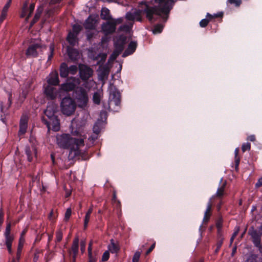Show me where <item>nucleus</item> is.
<instances>
[{
    "instance_id": "nucleus-36",
    "label": "nucleus",
    "mask_w": 262,
    "mask_h": 262,
    "mask_svg": "<svg viewBox=\"0 0 262 262\" xmlns=\"http://www.w3.org/2000/svg\"><path fill=\"white\" fill-rule=\"evenodd\" d=\"M22 248H23V245H21L20 244V243H19V245H18V248H17V253H16V259H17V261L16 259H15L14 258H13L11 262H19V259L20 258V256H21V251H22Z\"/></svg>"
},
{
    "instance_id": "nucleus-14",
    "label": "nucleus",
    "mask_w": 262,
    "mask_h": 262,
    "mask_svg": "<svg viewBox=\"0 0 262 262\" xmlns=\"http://www.w3.org/2000/svg\"><path fill=\"white\" fill-rule=\"evenodd\" d=\"M67 52L69 59L72 61L76 62L80 58V53L78 50L68 46L67 48Z\"/></svg>"
},
{
    "instance_id": "nucleus-19",
    "label": "nucleus",
    "mask_w": 262,
    "mask_h": 262,
    "mask_svg": "<svg viewBox=\"0 0 262 262\" xmlns=\"http://www.w3.org/2000/svg\"><path fill=\"white\" fill-rule=\"evenodd\" d=\"M137 43L136 42L132 41L128 45L127 49L125 50L122 54L123 57H126L133 54L137 48Z\"/></svg>"
},
{
    "instance_id": "nucleus-29",
    "label": "nucleus",
    "mask_w": 262,
    "mask_h": 262,
    "mask_svg": "<svg viewBox=\"0 0 262 262\" xmlns=\"http://www.w3.org/2000/svg\"><path fill=\"white\" fill-rule=\"evenodd\" d=\"M100 16L101 18L103 20H111V19H113V18L110 15V11L106 8H102Z\"/></svg>"
},
{
    "instance_id": "nucleus-5",
    "label": "nucleus",
    "mask_w": 262,
    "mask_h": 262,
    "mask_svg": "<svg viewBox=\"0 0 262 262\" xmlns=\"http://www.w3.org/2000/svg\"><path fill=\"white\" fill-rule=\"evenodd\" d=\"M73 96L80 107H84L88 101V95L86 91L82 87H77L74 91Z\"/></svg>"
},
{
    "instance_id": "nucleus-51",
    "label": "nucleus",
    "mask_w": 262,
    "mask_h": 262,
    "mask_svg": "<svg viewBox=\"0 0 262 262\" xmlns=\"http://www.w3.org/2000/svg\"><path fill=\"white\" fill-rule=\"evenodd\" d=\"M91 216L85 214L84 219V229H86L88 227L89 222L90 221Z\"/></svg>"
},
{
    "instance_id": "nucleus-15",
    "label": "nucleus",
    "mask_w": 262,
    "mask_h": 262,
    "mask_svg": "<svg viewBox=\"0 0 262 262\" xmlns=\"http://www.w3.org/2000/svg\"><path fill=\"white\" fill-rule=\"evenodd\" d=\"M102 29L105 34H112L116 31V24L112 20L108 21L102 24Z\"/></svg>"
},
{
    "instance_id": "nucleus-13",
    "label": "nucleus",
    "mask_w": 262,
    "mask_h": 262,
    "mask_svg": "<svg viewBox=\"0 0 262 262\" xmlns=\"http://www.w3.org/2000/svg\"><path fill=\"white\" fill-rule=\"evenodd\" d=\"M43 93L48 100H54L57 96L58 91L56 88L52 85H48L44 88Z\"/></svg>"
},
{
    "instance_id": "nucleus-38",
    "label": "nucleus",
    "mask_w": 262,
    "mask_h": 262,
    "mask_svg": "<svg viewBox=\"0 0 262 262\" xmlns=\"http://www.w3.org/2000/svg\"><path fill=\"white\" fill-rule=\"evenodd\" d=\"M224 239V237L223 236V234H221V236H219V234H217L216 247L221 248L223 245Z\"/></svg>"
},
{
    "instance_id": "nucleus-12",
    "label": "nucleus",
    "mask_w": 262,
    "mask_h": 262,
    "mask_svg": "<svg viewBox=\"0 0 262 262\" xmlns=\"http://www.w3.org/2000/svg\"><path fill=\"white\" fill-rule=\"evenodd\" d=\"M42 47L40 43H33L29 46L26 51V55L27 57L36 58L38 56L37 50Z\"/></svg>"
},
{
    "instance_id": "nucleus-49",
    "label": "nucleus",
    "mask_w": 262,
    "mask_h": 262,
    "mask_svg": "<svg viewBox=\"0 0 262 262\" xmlns=\"http://www.w3.org/2000/svg\"><path fill=\"white\" fill-rule=\"evenodd\" d=\"M62 239V233L61 231H58L56 233V242H60Z\"/></svg>"
},
{
    "instance_id": "nucleus-57",
    "label": "nucleus",
    "mask_w": 262,
    "mask_h": 262,
    "mask_svg": "<svg viewBox=\"0 0 262 262\" xmlns=\"http://www.w3.org/2000/svg\"><path fill=\"white\" fill-rule=\"evenodd\" d=\"M85 245L86 243L84 241H82L80 242V250L81 251L82 253H83L85 249Z\"/></svg>"
},
{
    "instance_id": "nucleus-35",
    "label": "nucleus",
    "mask_w": 262,
    "mask_h": 262,
    "mask_svg": "<svg viewBox=\"0 0 262 262\" xmlns=\"http://www.w3.org/2000/svg\"><path fill=\"white\" fill-rule=\"evenodd\" d=\"M163 27L164 25L162 24L161 23L155 25L152 30L153 33L156 34L161 33L163 31Z\"/></svg>"
},
{
    "instance_id": "nucleus-9",
    "label": "nucleus",
    "mask_w": 262,
    "mask_h": 262,
    "mask_svg": "<svg viewBox=\"0 0 262 262\" xmlns=\"http://www.w3.org/2000/svg\"><path fill=\"white\" fill-rule=\"evenodd\" d=\"M80 80L78 78L71 77L68 79L67 82L63 83L61 85L62 90L66 92H70L75 90L76 86L79 84Z\"/></svg>"
},
{
    "instance_id": "nucleus-59",
    "label": "nucleus",
    "mask_w": 262,
    "mask_h": 262,
    "mask_svg": "<svg viewBox=\"0 0 262 262\" xmlns=\"http://www.w3.org/2000/svg\"><path fill=\"white\" fill-rule=\"evenodd\" d=\"M12 104V94L10 93L9 95L8 98V106L7 107V110L9 109V108L11 106Z\"/></svg>"
},
{
    "instance_id": "nucleus-32",
    "label": "nucleus",
    "mask_w": 262,
    "mask_h": 262,
    "mask_svg": "<svg viewBox=\"0 0 262 262\" xmlns=\"http://www.w3.org/2000/svg\"><path fill=\"white\" fill-rule=\"evenodd\" d=\"M79 248V238L78 237H75L73 242V244L71 247V251H70V253L72 252L73 253L78 254Z\"/></svg>"
},
{
    "instance_id": "nucleus-56",
    "label": "nucleus",
    "mask_w": 262,
    "mask_h": 262,
    "mask_svg": "<svg viewBox=\"0 0 262 262\" xmlns=\"http://www.w3.org/2000/svg\"><path fill=\"white\" fill-rule=\"evenodd\" d=\"M92 245H93V242L91 241L89 244L88 246V255H93L92 254Z\"/></svg>"
},
{
    "instance_id": "nucleus-28",
    "label": "nucleus",
    "mask_w": 262,
    "mask_h": 262,
    "mask_svg": "<svg viewBox=\"0 0 262 262\" xmlns=\"http://www.w3.org/2000/svg\"><path fill=\"white\" fill-rule=\"evenodd\" d=\"M84 27L86 29L93 30L95 28L94 19L89 16L84 24Z\"/></svg>"
},
{
    "instance_id": "nucleus-11",
    "label": "nucleus",
    "mask_w": 262,
    "mask_h": 262,
    "mask_svg": "<svg viewBox=\"0 0 262 262\" xmlns=\"http://www.w3.org/2000/svg\"><path fill=\"white\" fill-rule=\"evenodd\" d=\"M35 5V3H33L28 7V3L25 2L22 8L20 17L22 18L26 17V19L28 20L34 10Z\"/></svg>"
},
{
    "instance_id": "nucleus-6",
    "label": "nucleus",
    "mask_w": 262,
    "mask_h": 262,
    "mask_svg": "<svg viewBox=\"0 0 262 262\" xmlns=\"http://www.w3.org/2000/svg\"><path fill=\"white\" fill-rule=\"evenodd\" d=\"M121 93L115 89L110 92L108 103L106 105H104V108L110 109L111 106L114 104L116 106L120 107L121 104Z\"/></svg>"
},
{
    "instance_id": "nucleus-21",
    "label": "nucleus",
    "mask_w": 262,
    "mask_h": 262,
    "mask_svg": "<svg viewBox=\"0 0 262 262\" xmlns=\"http://www.w3.org/2000/svg\"><path fill=\"white\" fill-rule=\"evenodd\" d=\"M25 152L27 156V159L29 162H32L34 156H36L37 149L35 147L32 146L30 147L27 146L25 147Z\"/></svg>"
},
{
    "instance_id": "nucleus-55",
    "label": "nucleus",
    "mask_w": 262,
    "mask_h": 262,
    "mask_svg": "<svg viewBox=\"0 0 262 262\" xmlns=\"http://www.w3.org/2000/svg\"><path fill=\"white\" fill-rule=\"evenodd\" d=\"M239 232V227L237 228V230H235L233 233L232 234V235L230 238V243L231 244L233 242V240L234 239L235 237L237 236Z\"/></svg>"
},
{
    "instance_id": "nucleus-17",
    "label": "nucleus",
    "mask_w": 262,
    "mask_h": 262,
    "mask_svg": "<svg viewBox=\"0 0 262 262\" xmlns=\"http://www.w3.org/2000/svg\"><path fill=\"white\" fill-rule=\"evenodd\" d=\"M28 119L26 116H22L19 122V129L18 135L20 137L25 134L28 127Z\"/></svg>"
},
{
    "instance_id": "nucleus-8",
    "label": "nucleus",
    "mask_w": 262,
    "mask_h": 262,
    "mask_svg": "<svg viewBox=\"0 0 262 262\" xmlns=\"http://www.w3.org/2000/svg\"><path fill=\"white\" fill-rule=\"evenodd\" d=\"M11 223L7 222V225L4 232V236L5 238V245L7 248L8 251L10 254H12V244L14 240V236L11 234Z\"/></svg>"
},
{
    "instance_id": "nucleus-48",
    "label": "nucleus",
    "mask_w": 262,
    "mask_h": 262,
    "mask_svg": "<svg viewBox=\"0 0 262 262\" xmlns=\"http://www.w3.org/2000/svg\"><path fill=\"white\" fill-rule=\"evenodd\" d=\"M110 258V252L108 251H105L102 256V261H106Z\"/></svg>"
},
{
    "instance_id": "nucleus-18",
    "label": "nucleus",
    "mask_w": 262,
    "mask_h": 262,
    "mask_svg": "<svg viewBox=\"0 0 262 262\" xmlns=\"http://www.w3.org/2000/svg\"><path fill=\"white\" fill-rule=\"evenodd\" d=\"M47 82L50 85H57L59 83L58 72L56 70L52 72L47 78Z\"/></svg>"
},
{
    "instance_id": "nucleus-31",
    "label": "nucleus",
    "mask_w": 262,
    "mask_h": 262,
    "mask_svg": "<svg viewBox=\"0 0 262 262\" xmlns=\"http://www.w3.org/2000/svg\"><path fill=\"white\" fill-rule=\"evenodd\" d=\"M34 80L32 78H29L26 79L24 83L20 86L21 87V88L29 92L31 90V86Z\"/></svg>"
},
{
    "instance_id": "nucleus-1",
    "label": "nucleus",
    "mask_w": 262,
    "mask_h": 262,
    "mask_svg": "<svg viewBox=\"0 0 262 262\" xmlns=\"http://www.w3.org/2000/svg\"><path fill=\"white\" fill-rule=\"evenodd\" d=\"M155 1L158 4L157 6H150L146 2H141L139 4L140 9L136 10L134 12H127L125 18L129 21L136 20L141 23L143 21L141 15L144 14L146 19L151 24L156 21L166 23L172 9V2L170 0L164 3L160 0Z\"/></svg>"
},
{
    "instance_id": "nucleus-3",
    "label": "nucleus",
    "mask_w": 262,
    "mask_h": 262,
    "mask_svg": "<svg viewBox=\"0 0 262 262\" xmlns=\"http://www.w3.org/2000/svg\"><path fill=\"white\" fill-rule=\"evenodd\" d=\"M57 107L54 105L48 106L44 111V114L47 117L42 118V122L46 125L48 130L50 129L54 132H57L60 129V122L58 116L56 115Z\"/></svg>"
},
{
    "instance_id": "nucleus-24",
    "label": "nucleus",
    "mask_w": 262,
    "mask_h": 262,
    "mask_svg": "<svg viewBox=\"0 0 262 262\" xmlns=\"http://www.w3.org/2000/svg\"><path fill=\"white\" fill-rule=\"evenodd\" d=\"M222 181L223 179H221L220 181L221 184L217 188V191L215 194V196L220 199H221L223 196L225 189L227 185V182L226 181L223 182H222Z\"/></svg>"
},
{
    "instance_id": "nucleus-37",
    "label": "nucleus",
    "mask_w": 262,
    "mask_h": 262,
    "mask_svg": "<svg viewBox=\"0 0 262 262\" xmlns=\"http://www.w3.org/2000/svg\"><path fill=\"white\" fill-rule=\"evenodd\" d=\"M42 11L43 8L42 7H38L36 10V13L33 19L36 21H37L41 16Z\"/></svg>"
},
{
    "instance_id": "nucleus-25",
    "label": "nucleus",
    "mask_w": 262,
    "mask_h": 262,
    "mask_svg": "<svg viewBox=\"0 0 262 262\" xmlns=\"http://www.w3.org/2000/svg\"><path fill=\"white\" fill-rule=\"evenodd\" d=\"M60 76L62 78H67L69 74V68L67 63L62 62L59 67Z\"/></svg>"
},
{
    "instance_id": "nucleus-41",
    "label": "nucleus",
    "mask_w": 262,
    "mask_h": 262,
    "mask_svg": "<svg viewBox=\"0 0 262 262\" xmlns=\"http://www.w3.org/2000/svg\"><path fill=\"white\" fill-rule=\"evenodd\" d=\"M50 54L48 56V61L47 62H49L51 60V59H52V58L53 57V56H54V45H51L50 46Z\"/></svg>"
},
{
    "instance_id": "nucleus-53",
    "label": "nucleus",
    "mask_w": 262,
    "mask_h": 262,
    "mask_svg": "<svg viewBox=\"0 0 262 262\" xmlns=\"http://www.w3.org/2000/svg\"><path fill=\"white\" fill-rule=\"evenodd\" d=\"M229 3L234 4L236 7H239L242 4L241 0H228Z\"/></svg>"
},
{
    "instance_id": "nucleus-47",
    "label": "nucleus",
    "mask_w": 262,
    "mask_h": 262,
    "mask_svg": "<svg viewBox=\"0 0 262 262\" xmlns=\"http://www.w3.org/2000/svg\"><path fill=\"white\" fill-rule=\"evenodd\" d=\"M4 212L3 207L0 208V227H2L4 221Z\"/></svg>"
},
{
    "instance_id": "nucleus-46",
    "label": "nucleus",
    "mask_w": 262,
    "mask_h": 262,
    "mask_svg": "<svg viewBox=\"0 0 262 262\" xmlns=\"http://www.w3.org/2000/svg\"><path fill=\"white\" fill-rule=\"evenodd\" d=\"M72 214V210L70 208H69L67 209L65 214L64 220L65 221H68L70 219Z\"/></svg>"
},
{
    "instance_id": "nucleus-20",
    "label": "nucleus",
    "mask_w": 262,
    "mask_h": 262,
    "mask_svg": "<svg viewBox=\"0 0 262 262\" xmlns=\"http://www.w3.org/2000/svg\"><path fill=\"white\" fill-rule=\"evenodd\" d=\"M252 235L253 239H251V241L254 246L258 249V251L262 256V242H261V239L260 238V236L257 234L256 232H254Z\"/></svg>"
},
{
    "instance_id": "nucleus-22",
    "label": "nucleus",
    "mask_w": 262,
    "mask_h": 262,
    "mask_svg": "<svg viewBox=\"0 0 262 262\" xmlns=\"http://www.w3.org/2000/svg\"><path fill=\"white\" fill-rule=\"evenodd\" d=\"M29 92L20 86L18 91V95L17 96V100L20 104L24 103L26 99L27 98V95Z\"/></svg>"
},
{
    "instance_id": "nucleus-27",
    "label": "nucleus",
    "mask_w": 262,
    "mask_h": 262,
    "mask_svg": "<svg viewBox=\"0 0 262 262\" xmlns=\"http://www.w3.org/2000/svg\"><path fill=\"white\" fill-rule=\"evenodd\" d=\"M223 225V219L222 216H219L215 221V227L217 229V234H219V236H221V234H223L222 230Z\"/></svg>"
},
{
    "instance_id": "nucleus-43",
    "label": "nucleus",
    "mask_w": 262,
    "mask_h": 262,
    "mask_svg": "<svg viewBox=\"0 0 262 262\" xmlns=\"http://www.w3.org/2000/svg\"><path fill=\"white\" fill-rule=\"evenodd\" d=\"M69 68V74L75 75L78 70V68L76 65L70 66Z\"/></svg>"
},
{
    "instance_id": "nucleus-64",
    "label": "nucleus",
    "mask_w": 262,
    "mask_h": 262,
    "mask_svg": "<svg viewBox=\"0 0 262 262\" xmlns=\"http://www.w3.org/2000/svg\"><path fill=\"white\" fill-rule=\"evenodd\" d=\"M94 35V33H92V32L88 33L86 34L88 40L91 41V39L93 38Z\"/></svg>"
},
{
    "instance_id": "nucleus-52",
    "label": "nucleus",
    "mask_w": 262,
    "mask_h": 262,
    "mask_svg": "<svg viewBox=\"0 0 262 262\" xmlns=\"http://www.w3.org/2000/svg\"><path fill=\"white\" fill-rule=\"evenodd\" d=\"M208 23H209V20L206 18H204V19H202L200 21V25L201 27L204 28L208 25Z\"/></svg>"
},
{
    "instance_id": "nucleus-16",
    "label": "nucleus",
    "mask_w": 262,
    "mask_h": 262,
    "mask_svg": "<svg viewBox=\"0 0 262 262\" xmlns=\"http://www.w3.org/2000/svg\"><path fill=\"white\" fill-rule=\"evenodd\" d=\"M127 38L123 35H120L114 43L115 49L122 52L124 49V46L126 43Z\"/></svg>"
},
{
    "instance_id": "nucleus-23",
    "label": "nucleus",
    "mask_w": 262,
    "mask_h": 262,
    "mask_svg": "<svg viewBox=\"0 0 262 262\" xmlns=\"http://www.w3.org/2000/svg\"><path fill=\"white\" fill-rule=\"evenodd\" d=\"M211 208H212V205L211 203V201H209L207 204V206L206 210L204 213V218L203 220V222L205 224H207L209 222L210 216L211 215Z\"/></svg>"
},
{
    "instance_id": "nucleus-4",
    "label": "nucleus",
    "mask_w": 262,
    "mask_h": 262,
    "mask_svg": "<svg viewBox=\"0 0 262 262\" xmlns=\"http://www.w3.org/2000/svg\"><path fill=\"white\" fill-rule=\"evenodd\" d=\"M76 107L75 101L70 97L63 98L60 103L62 113L67 116L72 115L75 112Z\"/></svg>"
},
{
    "instance_id": "nucleus-33",
    "label": "nucleus",
    "mask_w": 262,
    "mask_h": 262,
    "mask_svg": "<svg viewBox=\"0 0 262 262\" xmlns=\"http://www.w3.org/2000/svg\"><path fill=\"white\" fill-rule=\"evenodd\" d=\"M245 262H261V259L258 255L252 254L247 257Z\"/></svg>"
},
{
    "instance_id": "nucleus-45",
    "label": "nucleus",
    "mask_w": 262,
    "mask_h": 262,
    "mask_svg": "<svg viewBox=\"0 0 262 262\" xmlns=\"http://www.w3.org/2000/svg\"><path fill=\"white\" fill-rule=\"evenodd\" d=\"M251 149V144L249 142L243 143L242 146V150L243 152Z\"/></svg>"
},
{
    "instance_id": "nucleus-7",
    "label": "nucleus",
    "mask_w": 262,
    "mask_h": 262,
    "mask_svg": "<svg viewBox=\"0 0 262 262\" xmlns=\"http://www.w3.org/2000/svg\"><path fill=\"white\" fill-rule=\"evenodd\" d=\"M78 68L79 76L82 81H86L92 76L94 71L88 66L80 63L79 64Z\"/></svg>"
},
{
    "instance_id": "nucleus-40",
    "label": "nucleus",
    "mask_w": 262,
    "mask_h": 262,
    "mask_svg": "<svg viewBox=\"0 0 262 262\" xmlns=\"http://www.w3.org/2000/svg\"><path fill=\"white\" fill-rule=\"evenodd\" d=\"M93 100L95 104H99L101 101L100 94L97 92L95 93L93 95Z\"/></svg>"
},
{
    "instance_id": "nucleus-58",
    "label": "nucleus",
    "mask_w": 262,
    "mask_h": 262,
    "mask_svg": "<svg viewBox=\"0 0 262 262\" xmlns=\"http://www.w3.org/2000/svg\"><path fill=\"white\" fill-rule=\"evenodd\" d=\"M111 20H112V21L116 24V26L117 24H120L122 23L123 19L120 17V18H118L116 19L113 18V19H111Z\"/></svg>"
},
{
    "instance_id": "nucleus-44",
    "label": "nucleus",
    "mask_w": 262,
    "mask_h": 262,
    "mask_svg": "<svg viewBox=\"0 0 262 262\" xmlns=\"http://www.w3.org/2000/svg\"><path fill=\"white\" fill-rule=\"evenodd\" d=\"M93 129L94 133H95L96 135H98L101 131V128L99 126V123H98V122L96 123L93 126Z\"/></svg>"
},
{
    "instance_id": "nucleus-10",
    "label": "nucleus",
    "mask_w": 262,
    "mask_h": 262,
    "mask_svg": "<svg viewBox=\"0 0 262 262\" xmlns=\"http://www.w3.org/2000/svg\"><path fill=\"white\" fill-rule=\"evenodd\" d=\"M35 5V3H33L28 7V3L25 2L22 8L20 17L22 18L26 17V19L28 20L34 10Z\"/></svg>"
},
{
    "instance_id": "nucleus-39",
    "label": "nucleus",
    "mask_w": 262,
    "mask_h": 262,
    "mask_svg": "<svg viewBox=\"0 0 262 262\" xmlns=\"http://www.w3.org/2000/svg\"><path fill=\"white\" fill-rule=\"evenodd\" d=\"M110 250L113 253H117L119 250V248L113 242V239L111 240V247L110 248Z\"/></svg>"
},
{
    "instance_id": "nucleus-62",
    "label": "nucleus",
    "mask_w": 262,
    "mask_h": 262,
    "mask_svg": "<svg viewBox=\"0 0 262 262\" xmlns=\"http://www.w3.org/2000/svg\"><path fill=\"white\" fill-rule=\"evenodd\" d=\"M89 261L88 262H96L97 258L93 255H88Z\"/></svg>"
},
{
    "instance_id": "nucleus-61",
    "label": "nucleus",
    "mask_w": 262,
    "mask_h": 262,
    "mask_svg": "<svg viewBox=\"0 0 262 262\" xmlns=\"http://www.w3.org/2000/svg\"><path fill=\"white\" fill-rule=\"evenodd\" d=\"M262 186V177L259 178L256 183L255 184V187L256 188H259Z\"/></svg>"
},
{
    "instance_id": "nucleus-30",
    "label": "nucleus",
    "mask_w": 262,
    "mask_h": 262,
    "mask_svg": "<svg viewBox=\"0 0 262 262\" xmlns=\"http://www.w3.org/2000/svg\"><path fill=\"white\" fill-rule=\"evenodd\" d=\"M258 231L255 229L252 226L249 229V230L248 231V234L249 235H250L251 236V239H253V235L252 234L254 233V232H256L257 234H258L259 236H260V238L261 239V236H262V224L260 225V226L258 228Z\"/></svg>"
},
{
    "instance_id": "nucleus-54",
    "label": "nucleus",
    "mask_w": 262,
    "mask_h": 262,
    "mask_svg": "<svg viewBox=\"0 0 262 262\" xmlns=\"http://www.w3.org/2000/svg\"><path fill=\"white\" fill-rule=\"evenodd\" d=\"M235 169L236 171L238 170V166L240 162V158H234Z\"/></svg>"
},
{
    "instance_id": "nucleus-2",
    "label": "nucleus",
    "mask_w": 262,
    "mask_h": 262,
    "mask_svg": "<svg viewBox=\"0 0 262 262\" xmlns=\"http://www.w3.org/2000/svg\"><path fill=\"white\" fill-rule=\"evenodd\" d=\"M56 138L57 144L63 149L78 151L79 148L84 145L83 139L73 138L68 134H57Z\"/></svg>"
},
{
    "instance_id": "nucleus-63",
    "label": "nucleus",
    "mask_w": 262,
    "mask_h": 262,
    "mask_svg": "<svg viewBox=\"0 0 262 262\" xmlns=\"http://www.w3.org/2000/svg\"><path fill=\"white\" fill-rule=\"evenodd\" d=\"M155 243H154L151 245V246L149 247V248L147 250L146 254L148 255L155 248Z\"/></svg>"
},
{
    "instance_id": "nucleus-42",
    "label": "nucleus",
    "mask_w": 262,
    "mask_h": 262,
    "mask_svg": "<svg viewBox=\"0 0 262 262\" xmlns=\"http://www.w3.org/2000/svg\"><path fill=\"white\" fill-rule=\"evenodd\" d=\"M121 53V52L115 49L110 56V59L113 60H115Z\"/></svg>"
},
{
    "instance_id": "nucleus-34",
    "label": "nucleus",
    "mask_w": 262,
    "mask_h": 262,
    "mask_svg": "<svg viewBox=\"0 0 262 262\" xmlns=\"http://www.w3.org/2000/svg\"><path fill=\"white\" fill-rule=\"evenodd\" d=\"M82 27L78 24H74L72 26V30L70 31V32L73 33L74 34H76L78 36L79 33L82 30Z\"/></svg>"
},
{
    "instance_id": "nucleus-26",
    "label": "nucleus",
    "mask_w": 262,
    "mask_h": 262,
    "mask_svg": "<svg viewBox=\"0 0 262 262\" xmlns=\"http://www.w3.org/2000/svg\"><path fill=\"white\" fill-rule=\"evenodd\" d=\"M67 41L72 46H75L78 42V35L73 33L69 32L66 38Z\"/></svg>"
},
{
    "instance_id": "nucleus-50",
    "label": "nucleus",
    "mask_w": 262,
    "mask_h": 262,
    "mask_svg": "<svg viewBox=\"0 0 262 262\" xmlns=\"http://www.w3.org/2000/svg\"><path fill=\"white\" fill-rule=\"evenodd\" d=\"M140 255H141V253L140 252H139V251L136 252L133 256V259H132L133 262H138L140 257Z\"/></svg>"
},
{
    "instance_id": "nucleus-60",
    "label": "nucleus",
    "mask_w": 262,
    "mask_h": 262,
    "mask_svg": "<svg viewBox=\"0 0 262 262\" xmlns=\"http://www.w3.org/2000/svg\"><path fill=\"white\" fill-rule=\"evenodd\" d=\"M7 16V13L2 12L1 16H0V23H2L4 19L6 18Z\"/></svg>"
}]
</instances>
